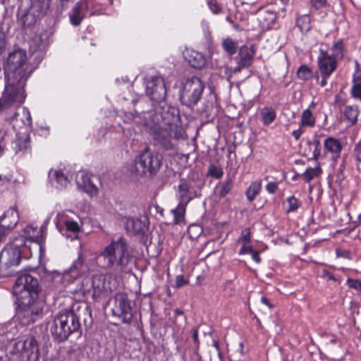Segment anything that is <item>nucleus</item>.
I'll use <instances>...</instances> for the list:
<instances>
[{
    "instance_id": "nucleus-1",
    "label": "nucleus",
    "mask_w": 361,
    "mask_h": 361,
    "mask_svg": "<svg viewBox=\"0 0 361 361\" xmlns=\"http://www.w3.org/2000/svg\"><path fill=\"white\" fill-rule=\"evenodd\" d=\"M100 268L115 272L124 271L130 261L131 255L125 238L121 236L113 240L99 253L96 255Z\"/></svg>"
},
{
    "instance_id": "nucleus-2",
    "label": "nucleus",
    "mask_w": 361,
    "mask_h": 361,
    "mask_svg": "<svg viewBox=\"0 0 361 361\" xmlns=\"http://www.w3.org/2000/svg\"><path fill=\"white\" fill-rule=\"evenodd\" d=\"M145 121L149 122L151 125L170 128L173 130L174 139H183L185 131L181 125L179 111L177 108L166 103H159L153 111L142 112Z\"/></svg>"
},
{
    "instance_id": "nucleus-3",
    "label": "nucleus",
    "mask_w": 361,
    "mask_h": 361,
    "mask_svg": "<svg viewBox=\"0 0 361 361\" xmlns=\"http://www.w3.org/2000/svg\"><path fill=\"white\" fill-rule=\"evenodd\" d=\"M51 0H21L17 14V23L27 34L37 22L48 11Z\"/></svg>"
},
{
    "instance_id": "nucleus-4",
    "label": "nucleus",
    "mask_w": 361,
    "mask_h": 361,
    "mask_svg": "<svg viewBox=\"0 0 361 361\" xmlns=\"http://www.w3.org/2000/svg\"><path fill=\"white\" fill-rule=\"evenodd\" d=\"M80 329L79 317L73 310L59 312L50 327L54 340L58 343L65 341L71 334L78 332Z\"/></svg>"
},
{
    "instance_id": "nucleus-5",
    "label": "nucleus",
    "mask_w": 361,
    "mask_h": 361,
    "mask_svg": "<svg viewBox=\"0 0 361 361\" xmlns=\"http://www.w3.org/2000/svg\"><path fill=\"white\" fill-rule=\"evenodd\" d=\"M25 241L23 236L8 243L0 252V276L9 277L17 271L16 267L21 262L20 247Z\"/></svg>"
},
{
    "instance_id": "nucleus-6",
    "label": "nucleus",
    "mask_w": 361,
    "mask_h": 361,
    "mask_svg": "<svg viewBox=\"0 0 361 361\" xmlns=\"http://www.w3.org/2000/svg\"><path fill=\"white\" fill-rule=\"evenodd\" d=\"M162 165V156L146 147L135 159L136 173L139 176L153 177Z\"/></svg>"
},
{
    "instance_id": "nucleus-7",
    "label": "nucleus",
    "mask_w": 361,
    "mask_h": 361,
    "mask_svg": "<svg viewBox=\"0 0 361 361\" xmlns=\"http://www.w3.org/2000/svg\"><path fill=\"white\" fill-rule=\"evenodd\" d=\"M16 318L19 323L27 326L43 317V304L38 299L16 300Z\"/></svg>"
},
{
    "instance_id": "nucleus-8",
    "label": "nucleus",
    "mask_w": 361,
    "mask_h": 361,
    "mask_svg": "<svg viewBox=\"0 0 361 361\" xmlns=\"http://www.w3.org/2000/svg\"><path fill=\"white\" fill-rule=\"evenodd\" d=\"M204 89L205 85L200 78L192 76L187 78L180 89V103L189 108H193L202 99Z\"/></svg>"
},
{
    "instance_id": "nucleus-9",
    "label": "nucleus",
    "mask_w": 361,
    "mask_h": 361,
    "mask_svg": "<svg viewBox=\"0 0 361 361\" xmlns=\"http://www.w3.org/2000/svg\"><path fill=\"white\" fill-rule=\"evenodd\" d=\"M114 0H80L70 14V21L74 26L79 25L82 20L99 13L104 5H112Z\"/></svg>"
},
{
    "instance_id": "nucleus-10",
    "label": "nucleus",
    "mask_w": 361,
    "mask_h": 361,
    "mask_svg": "<svg viewBox=\"0 0 361 361\" xmlns=\"http://www.w3.org/2000/svg\"><path fill=\"white\" fill-rule=\"evenodd\" d=\"M39 286L36 278L27 273L21 274L13 286L16 300L38 299Z\"/></svg>"
},
{
    "instance_id": "nucleus-11",
    "label": "nucleus",
    "mask_w": 361,
    "mask_h": 361,
    "mask_svg": "<svg viewBox=\"0 0 361 361\" xmlns=\"http://www.w3.org/2000/svg\"><path fill=\"white\" fill-rule=\"evenodd\" d=\"M99 268L100 267L96 257L92 259L85 261L82 254L80 253L69 269L64 272L63 279L68 281H73L79 276L86 274L92 275L93 273L97 272Z\"/></svg>"
},
{
    "instance_id": "nucleus-12",
    "label": "nucleus",
    "mask_w": 361,
    "mask_h": 361,
    "mask_svg": "<svg viewBox=\"0 0 361 361\" xmlns=\"http://www.w3.org/2000/svg\"><path fill=\"white\" fill-rule=\"evenodd\" d=\"M91 276V287L87 291L91 293L92 298L96 302L106 299L111 295L112 288L106 276L102 273H98V271Z\"/></svg>"
},
{
    "instance_id": "nucleus-13",
    "label": "nucleus",
    "mask_w": 361,
    "mask_h": 361,
    "mask_svg": "<svg viewBox=\"0 0 361 361\" xmlns=\"http://www.w3.org/2000/svg\"><path fill=\"white\" fill-rule=\"evenodd\" d=\"M145 92L151 100L158 103L164 101L166 97V87L164 78L161 75L145 78Z\"/></svg>"
},
{
    "instance_id": "nucleus-14",
    "label": "nucleus",
    "mask_w": 361,
    "mask_h": 361,
    "mask_svg": "<svg viewBox=\"0 0 361 361\" xmlns=\"http://www.w3.org/2000/svg\"><path fill=\"white\" fill-rule=\"evenodd\" d=\"M145 126L149 127L154 144L160 147L169 150L173 149V145L171 138H174V131L170 128H164L151 125L149 122H144Z\"/></svg>"
},
{
    "instance_id": "nucleus-15",
    "label": "nucleus",
    "mask_w": 361,
    "mask_h": 361,
    "mask_svg": "<svg viewBox=\"0 0 361 361\" xmlns=\"http://www.w3.org/2000/svg\"><path fill=\"white\" fill-rule=\"evenodd\" d=\"M116 312L124 323H129L133 318L132 308L126 294L118 293L115 295Z\"/></svg>"
},
{
    "instance_id": "nucleus-16",
    "label": "nucleus",
    "mask_w": 361,
    "mask_h": 361,
    "mask_svg": "<svg viewBox=\"0 0 361 361\" xmlns=\"http://www.w3.org/2000/svg\"><path fill=\"white\" fill-rule=\"evenodd\" d=\"M17 345H21V354L23 357L26 358V361H39V345L35 337H29L23 343L19 342Z\"/></svg>"
},
{
    "instance_id": "nucleus-17",
    "label": "nucleus",
    "mask_w": 361,
    "mask_h": 361,
    "mask_svg": "<svg viewBox=\"0 0 361 361\" xmlns=\"http://www.w3.org/2000/svg\"><path fill=\"white\" fill-rule=\"evenodd\" d=\"M319 71L321 75H331L337 68L338 61L329 56L327 51L320 49L317 57Z\"/></svg>"
},
{
    "instance_id": "nucleus-18",
    "label": "nucleus",
    "mask_w": 361,
    "mask_h": 361,
    "mask_svg": "<svg viewBox=\"0 0 361 361\" xmlns=\"http://www.w3.org/2000/svg\"><path fill=\"white\" fill-rule=\"evenodd\" d=\"M75 181L78 188L89 195L94 196L97 194V187L91 181L86 172L78 171L75 176Z\"/></svg>"
},
{
    "instance_id": "nucleus-19",
    "label": "nucleus",
    "mask_w": 361,
    "mask_h": 361,
    "mask_svg": "<svg viewBox=\"0 0 361 361\" xmlns=\"http://www.w3.org/2000/svg\"><path fill=\"white\" fill-rule=\"evenodd\" d=\"M255 53V46H241L239 48L238 55L235 57V61H240L242 66L248 68L252 64Z\"/></svg>"
},
{
    "instance_id": "nucleus-20",
    "label": "nucleus",
    "mask_w": 361,
    "mask_h": 361,
    "mask_svg": "<svg viewBox=\"0 0 361 361\" xmlns=\"http://www.w3.org/2000/svg\"><path fill=\"white\" fill-rule=\"evenodd\" d=\"M184 58L192 67L197 69L204 68L207 63L203 54L194 49H187L184 52Z\"/></svg>"
},
{
    "instance_id": "nucleus-21",
    "label": "nucleus",
    "mask_w": 361,
    "mask_h": 361,
    "mask_svg": "<svg viewBox=\"0 0 361 361\" xmlns=\"http://www.w3.org/2000/svg\"><path fill=\"white\" fill-rule=\"evenodd\" d=\"M19 221V215L16 209L13 207L8 209L0 216V224L3 228L7 230L14 228Z\"/></svg>"
},
{
    "instance_id": "nucleus-22",
    "label": "nucleus",
    "mask_w": 361,
    "mask_h": 361,
    "mask_svg": "<svg viewBox=\"0 0 361 361\" xmlns=\"http://www.w3.org/2000/svg\"><path fill=\"white\" fill-rule=\"evenodd\" d=\"M24 239L27 238L31 241L37 243L39 246L40 251H42L44 238H43V228H38L33 226H27L23 230Z\"/></svg>"
},
{
    "instance_id": "nucleus-23",
    "label": "nucleus",
    "mask_w": 361,
    "mask_h": 361,
    "mask_svg": "<svg viewBox=\"0 0 361 361\" xmlns=\"http://www.w3.org/2000/svg\"><path fill=\"white\" fill-rule=\"evenodd\" d=\"M324 150L331 153L335 159L340 157L343 145L338 139L329 137L324 142Z\"/></svg>"
},
{
    "instance_id": "nucleus-24",
    "label": "nucleus",
    "mask_w": 361,
    "mask_h": 361,
    "mask_svg": "<svg viewBox=\"0 0 361 361\" xmlns=\"http://www.w3.org/2000/svg\"><path fill=\"white\" fill-rule=\"evenodd\" d=\"M125 226L128 232L134 235L143 234L145 229V223L138 218L128 217L125 222Z\"/></svg>"
},
{
    "instance_id": "nucleus-25",
    "label": "nucleus",
    "mask_w": 361,
    "mask_h": 361,
    "mask_svg": "<svg viewBox=\"0 0 361 361\" xmlns=\"http://www.w3.org/2000/svg\"><path fill=\"white\" fill-rule=\"evenodd\" d=\"M277 18L276 13L271 10L260 11L258 20L264 29H270Z\"/></svg>"
},
{
    "instance_id": "nucleus-26",
    "label": "nucleus",
    "mask_w": 361,
    "mask_h": 361,
    "mask_svg": "<svg viewBox=\"0 0 361 361\" xmlns=\"http://www.w3.org/2000/svg\"><path fill=\"white\" fill-rule=\"evenodd\" d=\"M341 111L343 121L349 126H353L357 123V116L359 115V110L357 106H345Z\"/></svg>"
},
{
    "instance_id": "nucleus-27",
    "label": "nucleus",
    "mask_w": 361,
    "mask_h": 361,
    "mask_svg": "<svg viewBox=\"0 0 361 361\" xmlns=\"http://www.w3.org/2000/svg\"><path fill=\"white\" fill-rule=\"evenodd\" d=\"M295 25L302 34L307 33L312 28L311 18L309 14L298 16Z\"/></svg>"
},
{
    "instance_id": "nucleus-28",
    "label": "nucleus",
    "mask_w": 361,
    "mask_h": 361,
    "mask_svg": "<svg viewBox=\"0 0 361 361\" xmlns=\"http://www.w3.org/2000/svg\"><path fill=\"white\" fill-rule=\"evenodd\" d=\"M180 202L188 204L193 199L190 195V185L185 180H180L178 185Z\"/></svg>"
},
{
    "instance_id": "nucleus-29",
    "label": "nucleus",
    "mask_w": 361,
    "mask_h": 361,
    "mask_svg": "<svg viewBox=\"0 0 361 361\" xmlns=\"http://www.w3.org/2000/svg\"><path fill=\"white\" fill-rule=\"evenodd\" d=\"M260 116L263 124L264 126H269L275 121L276 113L274 108L264 106L260 111Z\"/></svg>"
},
{
    "instance_id": "nucleus-30",
    "label": "nucleus",
    "mask_w": 361,
    "mask_h": 361,
    "mask_svg": "<svg viewBox=\"0 0 361 361\" xmlns=\"http://www.w3.org/2000/svg\"><path fill=\"white\" fill-rule=\"evenodd\" d=\"M47 44V35L46 33L40 32L36 34L30 39V46L34 50H42Z\"/></svg>"
},
{
    "instance_id": "nucleus-31",
    "label": "nucleus",
    "mask_w": 361,
    "mask_h": 361,
    "mask_svg": "<svg viewBox=\"0 0 361 361\" xmlns=\"http://www.w3.org/2000/svg\"><path fill=\"white\" fill-rule=\"evenodd\" d=\"M344 46L343 39L335 41L331 48L329 56L334 58L337 61L342 59L344 56Z\"/></svg>"
},
{
    "instance_id": "nucleus-32",
    "label": "nucleus",
    "mask_w": 361,
    "mask_h": 361,
    "mask_svg": "<svg viewBox=\"0 0 361 361\" xmlns=\"http://www.w3.org/2000/svg\"><path fill=\"white\" fill-rule=\"evenodd\" d=\"M262 190V181L257 180L251 183L246 190V197L250 202H252Z\"/></svg>"
},
{
    "instance_id": "nucleus-33",
    "label": "nucleus",
    "mask_w": 361,
    "mask_h": 361,
    "mask_svg": "<svg viewBox=\"0 0 361 361\" xmlns=\"http://www.w3.org/2000/svg\"><path fill=\"white\" fill-rule=\"evenodd\" d=\"M187 204V203L179 202L178 206L171 210L173 214V221L176 224H178L183 221Z\"/></svg>"
},
{
    "instance_id": "nucleus-34",
    "label": "nucleus",
    "mask_w": 361,
    "mask_h": 361,
    "mask_svg": "<svg viewBox=\"0 0 361 361\" xmlns=\"http://www.w3.org/2000/svg\"><path fill=\"white\" fill-rule=\"evenodd\" d=\"M11 137V130L3 127L0 128V157L4 154L6 144Z\"/></svg>"
},
{
    "instance_id": "nucleus-35",
    "label": "nucleus",
    "mask_w": 361,
    "mask_h": 361,
    "mask_svg": "<svg viewBox=\"0 0 361 361\" xmlns=\"http://www.w3.org/2000/svg\"><path fill=\"white\" fill-rule=\"evenodd\" d=\"M222 48L230 56H233L238 49V43L233 39L227 37L223 39L221 43Z\"/></svg>"
},
{
    "instance_id": "nucleus-36",
    "label": "nucleus",
    "mask_w": 361,
    "mask_h": 361,
    "mask_svg": "<svg viewBox=\"0 0 361 361\" xmlns=\"http://www.w3.org/2000/svg\"><path fill=\"white\" fill-rule=\"evenodd\" d=\"M322 173V170L320 166L310 167L307 168L305 172L301 174V177L303 178L305 182L309 183L315 178L319 177Z\"/></svg>"
},
{
    "instance_id": "nucleus-37",
    "label": "nucleus",
    "mask_w": 361,
    "mask_h": 361,
    "mask_svg": "<svg viewBox=\"0 0 361 361\" xmlns=\"http://www.w3.org/2000/svg\"><path fill=\"white\" fill-rule=\"evenodd\" d=\"M301 202L295 196L292 195L287 197L285 203V209L286 213L295 212L301 207Z\"/></svg>"
},
{
    "instance_id": "nucleus-38",
    "label": "nucleus",
    "mask_w": 361,
    "mask_h": 361,
    "mask_svg": "<svg viewBox=\"0 0 361 361\" xmlns=\"http://www.w3.org/2000/svg\"><path fill=\"white\" fill-rule=\"evenodd\" d=\"M315 118L312 115V111L307 109L303 111L300 126L313 127L315 125Z\"/></svg>"
},
{
    "instance_id": "nucleus-39",
    "label": "nucleus",
    "mask_w": 361,
    "mask_h": 361,
    "mask_svg": "<svg viewBox=\"0 0 361 361\" xmlns=\"http://www.w3.org/2000/svg\"><path fill=\"white\" fill-rule=\"evenodd\" d=\"M297 75L299 79L306 81L313 76V72L312 70L307 65L303 64L298 68L297 71Z\"/></svg>"
},
{
    "instance_id": "nucleus-40",
    "label": "nucleus",
    "mask_w": 361,
    "mask_h": 361,
    "mask_svg": "<svg viewBox=\"0 0 361 361\" xmlns=\"http://www.w3.org/2000/svg\"><path fill=\"white\" fill-rule=\"evenodd\" d=\"M55 181L56 183V187L58 188H63L67 186L70 180L61 171H56L54 172Z\"/></svg>"
},
{
    "instance_id": "nucleus-41",
    "label": "nucleus",
    "mask_w": 361,
    "mask_h": 361,
    "mask_svg": "<svg viewBox=\"0 0 361 361\" xmlns=\"http://www.w3.org/2000/svg\"><path fill=\"white\" fill-rule=\"evenodd\" d=\"M353 155L356 161L357 170L361 173V140L355 145Z\"/></svg>"
},
{
    "instance_id": "nucleus-42",
    "label": "nucleus",
    "mask_w": 361,
    "mask_h": 361,
    "mask_svg": "<svg viewBox=\"0 0 361 361\" xmlns=\"http://www.w3.org/2000/svg\"><path fill=\"white\" fill-rule=\"evenodd\" d=\"M17 147L16 152L18 151L27 150L30 148V137L27 136L25 138L18 137L16 141Z\"/></svg>"
},
{
    "instance_id": "nucleus-43",
    "label": "nucleus",
    "mask_w": 361,
    "mask_h": 361,
    "mask_svg": "<svg viewBox=\"0 0 361 361\" xmlns=\"http://www.w3.org/2000/svg\"><path fill=\"white\" fill-rule=\"evenodd\" d=\"M208 175L216 179H219L223 176L224 171L220 167L215 165H210L208 169Z\"/></svg>"
},
{
    "instance_id": "nucleus-44",
    "label": "nucleus",
    "mask_w": 361,
    "mask_h": 361,
    "mask_svg": "<svg viewBox=\"0 0 361 361\" xmlns=\"http://www.w3.org/2000/svg\"><path fill=\"white\" fill-rule=\"evenodd\" d=\"M232 188V180L231 178H228L226 182L222 183L220 191H219V195L222 197H224L231 190Z\"/></svg>"
},
{
    "instance_id": "nucleus-45",
    "label": "nucleus",
    "mask_w": 361,
    "mask_h": 361,
    "mask_svg": "<svg viewBox=\"0 0 361 361\" xmlns=\"http://www.w3.org/2000/svg\"><path fill=\"white\" fill-rule=\"evenodd\" d=\"M65 226L67 231H71L73 233H77L80 229L78 222L73 220H67L65 222Z\"/></svg>"
},
{
    "instance_id": "nucleus-46",
    "label": "nucleus",
    "mask_w": 361,
    "mask_h": 361,
    "mask_svg": "<svg viewBox=\"0 0 361 361\" xmlns=\"http://www.w3.org/2000/svg\"><path fill=\"white\" fill-rule=\"evenodd\" d=\"M347 284L350 288H354L361 292V280L348 279Z\"/></svg>"
},
{
    "instance_id": "nucleus-47",
    "label": "nucleus",
    "mask_w": 361,
    "mask_h": 361,
    "mask_svg": "<svg viewBox=\"0 0 361 361\" xmlns=\"http://www.w3.org/2000/svg\"><path fill=\"white\" fill-rule=\"evenodd\" d=\"M208 6L211 11L214 14H218L221 11V6L216 1H210L208 2Z\"/></svg>"
},
{
    "instance_id": "nucleus-48",
    "label": "nucleus",
    "mask_w": 361,
    "mask_h": 361,
    "mask_svg": "<svg viewBox=\"0 0 361 361\" xmlns=\"http://www.w3.org/2000/svg\"><path fill=\"white\" fill-rule=\"evenodd\" d=\"M351 94L353 97L361 99V84L355 83L351 88Z\"/></svg>"
},
{
    "instance_id": "nucleus-49",
    "label": "nucleus",
    "mask_w": 361,
    "mask_h": 361,
    "mask_svg": "<svg viewBox=\"0 0 361 361\" xmlns=\"http://www.w3.org/2000/svg\"><path fill=\"white\" fill-rule=\"evenodd\" d=\"M189 283L188 279H185L183 274L178 275L176 277V287L180 288Z\"/></svg>"
},
{
    "instance_id": "nucleus-50",
    "label": "nucleus",
    "mask_w": 361,
    "mask_h": 361,
    "mask_svg": "<svg viewBox=\"0 0 361 361\" xmlns=\"http://www.w3.org/2000/svg\"><path fill=\"white\" fill-rule=\"evenodd\" d=\"M312 6L317 10L324 8L326 5V0H311Z\"/></svg>"
},
{
    "instance_id": "nucleus-51",
    "label": "nucleus",
    "mask_w": 361,
    "mask_h": 361,
    "mask_svg": "<svg viewBox=\"0 0 361 361\" xmlns=\"http://www.w3.org/2000/svg\"><path fill=\"white\" fill-rule=\"evenodd\" d=\"M265 188L268 193L274 194L278 189V183L276 182H269Z\"/></svg>"
},
{
    "instance_id": "nucleus-52",
    "label": "nucleus",
    "mask_w": 361,
    "mask_h": 361,
    "mask_svg": "<svg viewBox=\"0 0 361 361\" xmlns=\"http://www.w3.org/2000/svg\"><path fill=\"white\" fill-rule=\"evenodd\" d=\"M191 334L193 341L196 345V349L197 350L200 345V340L198 338V329L196 328L192 329L191 331Z\"/></svg>"
},
{
    "instance_id": "nucleus-53",
    "label": "nucleus",
    "mask_w": 361,
    "mask_h": 361,
    "mask_svg": "<svg viewBox=\"0 0 361 361\" xmlns=\"http://www.w3.org/2000/svg\"><path fill=\"white\" fill-rule=\"evenodd\" d=\"M236 63H237V66L234 68H233V69L229 68H226L227 71H229V72H230L229 77H231L232 73H239L242 71V69L247 68L246 66H242L240 61H236Z\"/></svg>"
},
{
    "instance_id": "nucleus-54",
    "label": "nucleus",
    "mask_w": 361,
    "mask_h": 361,
    "mask_svg": "<svg viewBox=\"0 0 361 361\" xmlns=\"http://www.w3.org/2000/svg\"><path fill=\"white\" fill-rule=\"evenodd\" d=\"M250 251V254L252 255V259L257 263H259L261 262V258L259 256V253L257 251L252 250V248H248Z\"/></svg>"
},
{
    "instance_id": "nucleus-55",
    "label": "nucleus",
    "mask_w": 361,
    "mask_h": 361,
    "mask_svg": "<svg viewBox=\"0 0 361 361\" xmlns=\"http://www.w3.org/2000/svg\"><path fill=\"white\" fill-rule=\"evenodd\" d=\"M11 180V176H3L0 175V186H3L5 184L9 183Z\"/></svg>"
},
{
    "instance_id": "nucleus-56",
    "label": "nucleus",
    "mask_w": 361,
    "mask_h": 361,
    "mask_svg": "<svg viewBox=\"0 0 361 361\" xmlns=\"http://www.w3.org/2000/svg\"><path fill=\"white\" fill-rule=\"evenodd\" d=\"M302 133H303V130L301 128V126H300L298 129L295 130L292 132V135L294 137V138L296 140H298Z\"/></svg>"
},
{
    "instance_id": "nucleus-57",
    "label": "nucleus",
    "mask_w": 361,
    "mask_h": 361,
    "mask_svg": "<svg viewBox=\"0 0 361 361\" xmlns=\"http://www.w3.org/2000/svg\"><path fill=\"white\" fill-rule=\"evenodd\" d=\"M129 116H130L129 119L126 120V122H128V121L137 122V119L140 117V116L139 115V112L137 111H135V114L130 113Z\"/></svg>"
},
{
    "instance_id": "nucleus-58",
    "label": "nucleus",
    "mask_w": 361,
    "mask_h": 361,
    "mask_svg": "<svg viewBox=\"0 0 361 361\" xmlns=\"http://www.w3.org/2000/svg\"><path fill=\"white\" fill-rule=\"evenodd\" d=\"M260 300H261L262 303L267 305L269 309H271L273 307V305L271 304V302H269V300L267 297H265V296L262 297Z\"/></svg>"
},
{
    "instance_id": "nucleus-59",
    "label": "nucleus",
    "mask_w": 361,
    "mask_h": 361,
    "mask_svg": "<svg viewBox=\"0 0 361 361\" xmlns=\"http://www.w3.org/2000/svg\"><path fill=\"white\" fill-rule=\"evenodd\" d=\"M212 346L215 348V349L216 350V351L218 353L219 356L221 357V350H220V346H219L218 341L214 339L212 341Z\"/></svg>"
},
{
    "instance_id": "nucleus-60",
    "label": "nucleus",
    "mask_w": 361,
    "mask_h": 361,
    "mask_svg": "<svg viewBox=\"0 0 361 361\" xmlns=\"http://www.w3.org/2000/svg\"><path fill=\"white\" fill-rule=\"evenodd\" d=\"M345 166H346V159L343 157L342 159V163L340 164L339 168H338L339 173L343 174V173L345 169Z\"/></svg>"
},
{
    "instance_id": "nucleus-61",
    "label": "nucleus",
    "mask_w": 361,
    "mask_h": 361,
    "mask_svg": "<svg viewBox=\"0 0 361 361\" xmlns=\"http://www.w3.org/2000/svg\"><path fill=\"white\" fill-rule=\"evenodd\" d=\"M241 240L245 241V242H248L250 241V233L249 231H247L246 232V233H243L242 235H241Z\"/></svg>"
},
{
    "instance_id": "nucleus-62",
    "label": "nucleus",
    "mask_w": 361,
    "mask_h": 361,
    "mask_svg": "<svg viewBox=\"0 0 361 361\" xmlns=\"http://www.w3.org/2000/svg\"><path fill=\"white\" fill-rule=\"evenodd\" d=\"M322 75V80L320 82V85L322 87L326 86L327 84V79L330 77V75Z\"/></svg>"
},
{
    "instance_id": "nucleus-63",
    "label": "nucleus",
    "mask_w": 361,
    "mask_h": 361,
    "mask_svg": "<svg viewBox=\"0 0 361 361\" xmlns=\"http://www.w3.org/2000/svg\"><path fill=\"white\" fill-rule=\"evenodd\" d=\"M248 248H251V247H246V246L243 245L240 248V250L239 251V254L240 255H243V254L248 253V252L250 253V250Z\"/></svg>"
},
{
    "instance_id": "nucleus-64",
    "label": "nucleus",
    "mask_w": 361,
    "mask_h": 361,
    "mask_svg": "<svg viewBox=\"0 0 361 361\" xmlns=\"http://www.w3.org/2000/svg\"><path fill=\"white\" fill-rule=\"evenodd\" d=\"M49 223V220H46L44 224L41 226V227L39 228H43V238L45 239V235H46V231H47V224Z\"/></svg>"
}]
</instances>
